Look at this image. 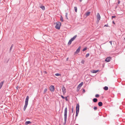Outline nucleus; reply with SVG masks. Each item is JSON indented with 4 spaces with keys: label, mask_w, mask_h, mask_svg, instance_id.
Wrapping results in <instances>:
<instances>
[{
    "label": "nucleus",
    "mask_w": 125,
    "mask_h": 125,
    "mask_svg": "<svg viewBox=\"0 0 125 125\" xmlns=\"http://www.w3.org/2000/svg\"><path fill=\"white\" fill-rule=\"evenodd\" d=\"M65 98L66 100V101H68V99L67 98V97H65Z\"/></svg>",
    "instance_id": "obj_38"
},
{
    "label": "nucleus",
    "mask_w": 125,
    "mask_h": 125,
    "mask_svg": "<svg viewBox=\"0 0 125 125\" xmlns=\"http://www.w3.org/2000/svg\"><path fill=\"white\" fill-rule=\"evenodd\" d=\"M85 92V90L84 89H83V93H84Z\"/></svg>",
    "instance_id": "obj_34"
},
{
    "label": "nucleus",
    "mask_w": 125,
    "mask_h": 125,
    "mask_svg": "<svg viewBox=\"0 0 125 125\" xmlns=\"http://www.w3.org/2000/svg\"><path fill=\"white\" fill-rule=\"evenodd\" d=\"M67 15H68V13L67 12H66L65 13V16L66 18L67 19H68V17H67Z\"/></svg>",
    "instance_id": "obj_26"
},
{
    "label": "nucleus",
    "mask_w": 125,
    "mask_h": 125,
    "mask_svg": "<svg viewBox=\"0 0 125 125\" xmlns=\"http://www.w3.org/2000/svg\"><path fill=\"white\" fill-rule=\"evenodd\" d=\"M90 12H87L85 14V16H87L89 15L90 14Z\"/></svg>",
    "instance_id": "obj_17"
},
{
    "label": "nucleus",
    "mask_w": 125,
    "mask_h": 125,
    "mask_svg": "<svg viewBox=\"0 0 125 125\" xmlns=\"http://www.w3.org/2000/svg\"><path fill=\"white\" fill-rule=\"evenodd\" d=\"M61 25V23L60 22H57L56 23V25L55 26V28L57 29H60V26Z\"/></svg>",
    "instance_id": "obj_4"
},
{
    "label": "nucleus",
    "mask_w": 125,
    "mask_h": 125,
    "mask_svg": "<svg viewBox=\"0 0 125 125\" xmlns=\"http://www.w3.org/2000/svg\"><path fill=\"white\" fill-rule=\"evenodd\" d=\"M61 97H62V98H63V99H64L65 98V97H64V96H63L62 95H61Z\"/></svg>",
    "instance_id": "obj_36"
},
{
    "label": "nucleus",
    "mask_w": 125,
    "mask_h": 125,
    "mask_svg": "<svg viewBox=\"0 0 125 125\" xmlns=\"http://www.w3.org/2000/svg\"><path fill=\"white\" fill-rule=\"evenodd\" d=\"M43 10H45V7L44 6H42L40 7Z\"/></svg>",
    "instance_id": "obj_19"
},
{
    "label": "nucleus",
    "mask_w": 125,
    "mask_h": 125,
    "mask_svg": "<svg viewBox=\"0 0 125 125\" xmlns=\"http://www.w3.org/2000/svg\"><path fill=\"white\" fill-rule=\"evenodd\" d=\"M96 18L97 21H99L101 17L99 13H97L96 15Z\"/></svg>",
    "instance_id": "obj_6"
},
{
    "label": "nucleus",
    "mask_w": 125,
    "mask_h": 125,
    "mask_svg": "<svg viewBox=\"0 0 125 125\" xmlns=\"http://www.w3.org/2000/svg\"><path fill=\"white\" fill-rule=\"evenodd\" d=\"M60 20L62 21H63V18L62 16H61V17H60Z\"/></svg>",
    "instance_id": "obj_32"
},
{
    "label": "nucleus",
    "mask_w": 125,
    "mask_h": 125,
    "mask_svg": "<svg viewBox=\"0 0 125 125\" xmlns=\"http://www.w3.org/2000/svg\"><path fill=\"white\" fill-rule=\"evenodd\" d=\"M113 23H114V24H115V23L114 22V21H113Z\"/></svg>",
    "instance_id": "obj_46"
},
{
    "label": "nucleus",
    "mask_w": 125,
    "mask_h": 125,
    "mask_svg": "<svg viewBox=\"0 0 125 125\" xmlns=\"http://www.w3.org/2000/svg\"><path fill=\"white\" fill-rule=\"evenodd\" d=\"M116 17V16H112V18L113 19V18H115Z\"/></svg>",
    "instance_id": "obj_37"
},
{
    "label": "nucleus",
    "mask_w": 125,
    "mask_h": 125,
    "mask_svg": "<svg viewBox=\"0 0 125 125\" xmlns=\"http://www.w3.org/2000/svg\"><path fill=\"white\" fill-rule=\"evenodd\" d=\"M99 71V70H93L92 71H91V72L92 73H96L98 72Z\"/></svg>",
    "instance_id": "obj_11"
},
{
    "label": "nucleus",
    "mask_w": 125,
    "mask_h": 125,
    "mask_svg": "<svg viewBox=\"0 0 125 125\" xmlns=\"http://www.w3.org/2000/svg\"><path fill=\"white\" fill-rule=\"evenodd\" d=\"M108 87L107 86H105L104 88V89L105 91H107L108 90Z\"/></svg>",
    "instance_id": "obj_18"
},
{
    "label": "nucleus",
    "mask_w": 125,
    "mask_h": 125,
    "mask_svg": "<svg viewBox=\"0 0 125 125\" xmlns=\"http://www.w3.org/2000/svg\"><path fill=\"white\" fill-rule=\"evenodd\" d=\"M73 106H72V112L70 114H71V113H73Z\"/></svg>",
    "instance_id": "obj_25"
},
{
    "label": "nucleus",
    "mask_w": 125,
    "mask_h": 125,
    "mask_svg": "<svg viewBox=\"0 0 125 125\" xmlns=\"http://www.w3.org/2000/svg\"><path fill=\"white\" fill-rule=\"evenodd\" d=\"M104 27H108V24H105L104 26Z\"/></svg>",
    "instance_id": "obj_35"
},
{
    "label": "nucleus",
    "mask_w": 125,
    "mask_h": 125,
    "mask_svg": "<svg viewBox=\"0 0 125 125\" xmlns=\"http://www.w3.org/2000/svg\"><path fill=\"white\" fill-rule=\"evenodd\" d=\"M97 101V99L96 98H94L93 99V101L94 103H96Z\"/></svg>",
    "instance_id": "obj_16"
},
{
    "label": "nucleus",
    "mask_w": 125,
    "mask_h": 125,
    "mask_svg": "<svg viewBox=\"0 0 125 125\" xmlns=\"http://www.w3.org/2000/svg\"><path fill=\"white\" fill-rule=\"evenodd\" d=\"M72 42V41H71V39H70L69 40V42H68V45H70L71 44V43Z\"/></svg>",
    "instance_id": "obj_21"
},
{
    "label": "nucleus",
    "mask_w": 125,
    "mask_h": 125,
    "mask_svg": "<svg viewBox=\"0 0 125 125\" xmlns=\"http://www.w3.org/2000/svg\"><path fill=\"white\" fill-rule=\"evenodd\" d=\"M74 113H73V119H74V116H73V115H74Z\"/></svg>",
    "instance_id": "obj_41"
},
{
    "label": "nucleus",
    "mask_w": 125,
    "mask_h": 125,
    "mask_svg": "<svg viewBox=\"0 0 125 125\" xmlns=\"http://www.w3.org/2000/svg\"><path fill=\"white\" fill-rule=\"evenodd\" d=\"M89 55V53H87L86 55L85 56V57H86V58H87V57Z\"/></svg>",
    "instance_id": "obj_33"
},
{
    "label": "nucleus",
    "mask_w": 125,
    "mask_h": 125,
    "mask_svg": "<svg viewBox=\"0 0 125 125\" xmlns=\"http://www.w3.org/2000/svg\"><path fill=\"white\" fill-rule=\"evenodd\" d=\"M85 62L84 60H82L81 62V63L83 64Z\"/></svg>",
    "instance_id": "obj_28"
},
{
    "label": "nucleus",
    "mask_w": 125,
    "mask_h": 125,
    "mask_svg": "<svg viewBox=\"0 0 125 125\" xmlns=\"http://www.w3.org/2000/svg\"><path fill=\"white\" fill-rule=\"evenodd\" d=\"M87 48L86 47H85L82 50V51L83 52H84L86 50Z\"/></svg>",
    "instance_id": "obj_29"
},
{
    "label": "nucleus",
    "mask_w": 125,
    "mask_h": 125,
    "mask_svg": "<svg viewBox=\"0 0 125 125\" xmlns=\"http://www.w3.org/2000/svg\"><path fill=\"white\" fill-rule=\"evenodd\" d=\"M29 97L27 96L26 98L25 102V104L23 110L24 111H25L26 109L27 106L28 104V101L29 100Z\"/></svg>",
    "instance_id": "obj_1"
},
{
    "label": "nucleus",
    "mask_w": 125,
    "mask_h": 125,
    "mask_svg": "<svg viewBox=\"0 0 125 125\" xmlns=\"http://www.w3.org/2000/svg\"><path fill=\"white\" fill-rule=\"evenodd\" d=\"M95 97H96V98H98L99 97V94H97L95 95Z\"/></svg>",
    "instance_id": "obj_30"
},
{
    "label": "nucleus",
    "mask_w": 125,
    "mask_h": 125,
    "mask_svg": "<svg viewBox=\"0 0 125 125\" xmlns=\"http://www.w3.org/2000/svg\"><path fill=\"white\" fill-rule=\"evenodd\" d=\"M74 10L75 11L77 12V8L76 7H74Z\"/></svg>",
    "instance_id": "obj_24"
},
{
    "label": "nucleus",
    "mask_w": 125,
    "mask_h": 125,
    "mask_svg": "<svg viewBox=\"0 0 125 125\" xmlns=\"http://www.w3.org/2000/svg\"><path fill=\"white\" fill-rule=\"evenodd\" d=\"M55 75L56 76H61V74H60L59 73H57L55 74Z\"/></svg>",
    "instance_id": "obj_23"
},
{
    "label": "nucleus",
    "mask_w": 125,
    "mask_h": 125,
    "mask_svg": "<svg viewBox=\"0 0 125 125\" xmlns=\"http://www.w3.org/2000/svg\"><path fill=\"white\" fill-rule=\"evenodd\" d=\"M112 41H110L109 42L111 43V45H112Z\"/></svg>",
    "instance_id": "obj_40"
},
{
    "label": "nucleus",
    "mask_w": 125,
    "mask_h": 125,
    "mask_svg": "<svg viewBox=\"0 0 125 125\" xmlns=\"http://www.w3.org/2000/svg\"><path fill=\"white\" fill-rule=\"evenodd\" d=\"M50 91L52 92H53L54 90V87L53 85H51L49 87Z\"/></svg>",
    "instance_id": "obj_5"
},
{
    "label": "nucleus",
    "mask_w": 125,
    "mask_h": 125,
    "mask_svg": "<svg viewBox=\"0 0 125 125\" xmlns=\"http://www.w3.org/2000/svg\"><path fill=\"white\" fill-rule=\"evenodd\" d=\"M13 44H12V45H11V46L10 48V52H10L11 51V50H12V49L13 48Z\"/></svg>",
    "instance_id": "obj_20"
},
{
    "label": "nucleus",
    "mask_w": 125,
    "mask_h": 125,
    "mask_svg": "<svg viewBox=\"0 0 125 125\" xmlns=\"http://www.w3.org/2000/svg\"><path fill=\"white\" fill-rule=\"evenodd\" d=\"M62 90L63 94H65L66 92V90L65 88L63 85L62 87Z\"/></svg>",
    "instance_id": "obj_7"
},
{
    "label": "nucleus",
    "mask_w": 125,
    "mask_h": 125,
    "mask_svg": "<svg viewBox=\"0 0 125 125\" xmlns=\"http://www.w3.org/2000/svg\"><path fill=\"white\" fill-rule=\"evenodd\" d=\"M83 84V82H82L78 86V87L80 88L82 86Z\"/></svg>",
    "instance_id": "obj_12"
},
{
    "label": "nucleus",
    "mask_w": 125,
    "mask_h": 125,
    "mask_svg": "<svg viewBox=\"0 0 125 125\" xmlns=\"http://www.w3.org/2000/svg\"><path fill=\"white\" fill-rule=\"evenodd\" d=\"M67 107H66L64 110V122L65 124L66 123V120H67Z\"/></svg>",
    "instance_id": "obj_2"
},
{
    "label": "nucleus",
    "mask_w": 125,
    "mask_h": 125,
    "mask_svg": "<svg viewBox=\"0 0 125 125\" xmlns=\"http://www.w3.org/2000/svg\"><path fill=\"white\" fill-rule=\"evenodd\" d=\"M31 122L30 121H27L26 122H25V124L26 125H28L29 124H31Z\"/></svg>",
    "instance_id": "obj_15"
},
{
    "label": "nucleus",
    "mask_w": 125,
    "mask_h": 125,
    "mask_svg": "<svg viewBox=\"0 0 125 125\" xmlns=\"http://www.w3.org/2000/svg\"><path fill=\"white\" fill-rule=\"evenodd\" d=\"M124 40H125V37L124 38Z\"/></svg>",
    "instance_id": "obj_47"
},
{
    "label": "nucleus",
    "mask_w": 125,
    "mask_h": 125,
    "mask_svg": "<svg viewBox=\"0 0 125 125\" xmlns=\"http://www.w3.org/2000/svg\"><path fill=\"white\" fill-rule=\"evenodd\" d=\"M81 48L80 46H79L76 50V51L75 52V53H79L80 51Z\"/></svg>",
    "instance_id": "obj_9"
},
{
    "label": "nucleus",
    "mask_w": 125,
    "mask_h": 125,
    "mask_svg": "<svg viewBox=\"0 0 125 125\" xmlns=\"http://www.w3.org/2000/svg\"><path fill=\"white\" fill-rule=\"evenodd\" d=\"M77 37V35H75L74 36H73V38H72L71 40L73 41Z\"/></svg>",
    "instance_id": "obj_13"
},
{
    "label": "nucleus",
    "mask_w": 125,
    "mask_h": 125,
    "mask_svg": "<svg viewBox=\"0 0 125 125\" xmlns=\"http://www.w3.org/2000/svg\"><path fill=\"white\" fill-rule=\"evenodd\" d=\"M47 90H48L47 89V88H45L44 89V91L43 93V94H44L46 92Z\"/></svg>",
    "instance_id": "obj_22"
},
{
    "label": "nucleus",
    "mask_w": 125,
    "mask_h": 125,
    "mask_svg": "<svg viewBox=\"0 0 125 125\" xmlns=\"http://www.w3.org/2000/svg\"><path fill=\"white\" fill-rule=\"evenodd\" d=\"M9 61V59H8V60H7V62H6V63H7L8 62V61Z\"/></svg>",
    "instance_id": "obj_43"
},
{
    "label": "nucleus",
    "mask_w": 125,
    "mask_h": 125,
    "mask_svg": "<svg viewBox=\"0 0 125 125\" xmlns=\"http://www.w3.org/2000/svg\"><path fill=\"white\" fill-rule=\"evenodd\" d=\"M79 104H77L76 107V115L75 116V120H76V117L78 115L79 111Z\"/></svg>",
    "instance_id": "obj_3"
},
{
    "label": "nucleus",
    "mask_w": 125,
    "mask_h": 125,
    "mask_svg": "<svg viewBox=\"0 0 125 125\" xmlns=\"http://www.w3.org/2000/svg\"><path fill=\"white\" fill-rule=\"evenodd\" d=\"M68 59H69V58L68 57L67 58V59H66V61H67L68 60Z\"/></svg>",
    "instance_id": "obj_42"
},
{
    "label": "nucleus",
    "mask_w": 125,
    "mask_h": 125,
    "mask_svg": "<svg viewBox=\"0 0 125 125\" xmlns=\"http://www.w3.org/2000/svg\"><path fill=\"white\" fill-rule=\"evenodd\" d=\"M80 89V88L79 87H77V90H76L77 92H78L79 91Z\"/></svg>",
    "instance_id": "obj_27"
},
{
    "label": "nucleus",
    "mask_w": 125,
    "mask_h": 125,
    "mask_svg": "<svg viewBox=\"0 0 125 125\" xmlns=\"http://www.w3.org/2000/svg\"><path fill=\"white\" fill-rule=\"evenodd\" d=\"M112 58L110 57H107L105 60V61L107 62H109L110 61Z\"/></svg>",
    "instance_id": "obj_8"
},
{
    "label": "nucleus",
    "mask_w": 125,
    "mask_h": 125,
    "mask_svg": "<svg viewBox=\"0 0 125 125\" xmlns=\"http://www.w3.org/2000/svg\"><path fill=\"white\" fill-rule=\"evenodd\" d=\"M120 1H118V4H119V3H120Z\"/></svg>",
    "instance_id": "obj_44"
},
{
    "label": "nucleus",
    "mask_w": 125,
    "mask_h": 125,
    "mask_svg": "<svg viewBox=\"0 0 125 125\" xmlns=\"http://www.w3.org/2000/svg\"><path fill=\"white\" fill-rule=\"evenodd\" d=\"M98 104L99 106L101 107L102 106L103 103L102 102H98Z\"/></svg>",
    "instance_id": "obj_14"
},
{
    "label": "nucleus",
    "mask_w": 125,
    "mask_h": 125,
    "mask_svg": "<svg viewBox=\"0 0 125 125\" xmlns=\"http://www.w3.org/2000/svg\"><path fill=\"white\" fill-rule=\"evenodd\" d=\"M4 82V81L1 82L0 83V89H1L3 84V83Z\"/></svg>",
    "instance_id": "obj_10"
},
{
    "label": "nucleus",
    "mask_w": 125,
    "mask_h": 125,
    "mask_svg": "<svg viewBox=\"0 0 125 125\" xmlns=\"http://www.w3.org/2000/svg\"><path fill=\"white\" fill-rule=\"evenodd\" d=\"M97 109V107L96 106H94V110L95 111Z\"/></svg>",
    "instance_id": "obj_31"
},
{
    "label": "nucleus",
    "mask_w": 125,
    "mask_h": 125,
    "mask_svg": "<svg viewBox=\"0 0 125 125\" xmlns=\"http://www.w3.org/2000/svg\"><path fill=\"white\" fill-rule=\"evenodd\" d=\"M19 87V86H17L16 87V89L17 90L18 89V88Z\"/></svg>",
    "instance_id": "obj_39"
},
{
    "label": "nucleus",
    "mask_w": 125,
    "mask_h": 125,
    "mask_svg": "<svg viewBox=\"0 0 125 125\" xmlns=\"http://www.w3.org/2000/svg\"><path fill=\"white\" fill-rule=\"evenodd\" d=\"M83 0H79V1L80 2H81Z\"/></svg>",
    "instance_id": "obj_45"
}]
</instances>
